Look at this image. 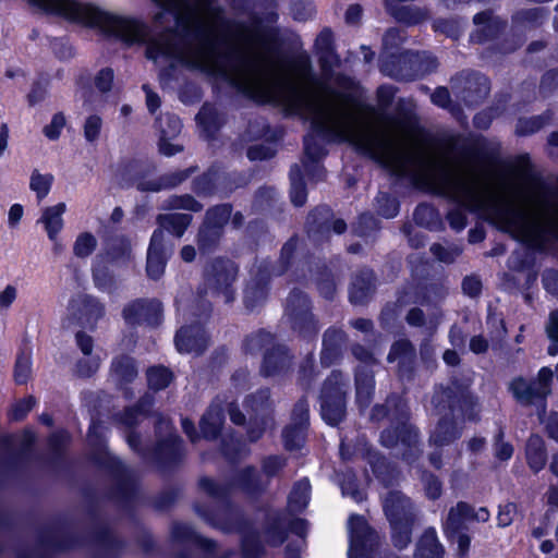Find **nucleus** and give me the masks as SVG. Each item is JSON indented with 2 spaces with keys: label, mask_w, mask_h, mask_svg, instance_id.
<instances>
[{
  "label": "nucleus",
  "mask_w": 558,
  "mask_h": 558,
  "mask_svg": "<svg viewBox=\"0 0 558 558\" xmlns=\"http://www.w3.org/2000/svg\"><path fill=\"white\" fill-rule=\"evenodd\" d=\"M298 71L300 83L287 82L282 86L287 108L308 120L316 135L328 142H348L395 174L403 175L411 167L422 168L437 193L459 205L446 216L453 230L465 228L464 210H483L527 240H539L545 233L558 240L557 217L546 215L544 221L531 220L523 207L494 194L474 169L458 168L450 158L426 160L420 153L399 145L388 131L359 124L348 96L320 81L308 59L299 62Z\"/></svg>",
  "instance_id": "f257e3e1"
},
{
  "label": "nucleus",
  "mask_w": 558,
  "mask_h": 558,
  "mask_svg": "<svg viewBox=\"0 0 558 558\" xmlns=\"http://www.w3.org/2000/svg\"><path fill=\"white\" fill-rule=\"evenodd\" d=\"M432 407L440 417L428 435V445L440 449L460 439L463 426L459 425L456 414L464 420L480 421V404L469 385L454 378L447 385L435 386L430 399Z\"/></svg>",
  "instance_id": "f03ea898"
},
{
  "label": "nucleus",
  "mask_w": 558,
  "mask_h": 558,
  "mask_svg": "<svg viewBox=\"0 0 558 558\" xmlns=\"http://www.w3.org/2000/svg\"><path fill=\"white\" fill-rule=\"evenodd\" d=\"M41 11L62 16L69 21L99 26L104 32L121 39L126 45L143 44L148 36L145 24L101 11L99 8L77 0H27Z\"/></svg>",
  "instance_id": "7ed1b4c3"
},
{
  "label": "nucleus",
  "mask_w": 558,
  "mask_h": 558,
  "mask_svg": "<svg viewBox=\"0 0 558 558\" xmlns=\"http://www.w3.org/2000/svg\"><path fill=\"white\" fill-rule=\"evenodd\" d=\"M195 513L208 525L223 533L242 535V554L244 558H260L264 556V545L258 533L251 526L243 511L234 504L227 501L213 511L196 501L193 505Z\"/></svg>",
  "instance_id": "20e7f679"
},
{
  "label": "nucleus",
  "mask_w": 558,
  "mask_h": 558,
  "mask_svg": "<svg viewBox=\"0 0 558 558\" xmlns=\"http://www.w3.org/2000/svg\"><path fill=\"white\" fill-rule=\"evenodd\" d=\"M87 442L95 462L106 469L112 477L111 497L121 504L131 501L136 490V475L107 450L99 422L92 423Z\"/></svg>",
  "instance_id": "39448f33"
},
{
  "label": "nucleus",
  "mask_w": 558,
  "mask_h": 558,
  "mask_svg": "<svg viewBox=\"0 0 558 558\" xmlns=\"http://www.w3.org/2000/svg\"><path fill=\"white\" fill-rule=\"evenodd\" d=\"M240 266L228 256L210 257L202 270V286L198 293L232 304L236 299V283Z\"/></svg>",
  "instance_id": "423d86ee"
},
{
  "label": "nucleus",
  "mask_w": 558,
  "mask_h": 558,
  "mask_svg": "<svg viewBox=\"0 0 558 558\" xmlns=\"http://www.w3.org/2000/svg\"><path fill=\"white\" fill-rule=\"evenodd\" d=\"M283 318L299 339L313 341L319 333L320 324L314 313L313 301L306 292L298 288L292 289L286 298Z\"/></svg>",
  "instance_id": "0eeeda50"
},
{
  "label": "nucleus",
  "mask_w": 558,
  "mask_h": 558,
  "mask_svg": "<svg viewBox=\"0 0 558 558\" xmlns=\"http://www.w3.org/2000/svg\"><path fill=\"white\" fill-rule=\"evenodd\" d=\"M436 57L425 51H404L386 58L380 66L381 72L397 81H414L438 69Z\"/></svg>",
  "instance_id": "6e6552de"
},
{
  "label": "nucleus",
  "mask_w": 558,
  "mask_h": 558,
  "mask_svg": "<svg viewBox=\"0 0 558 558\" xmlns=\"http://www.w3.org/2000/svg\"><path fill=\"white\" fill-rule=\"evenodd\" d=\"M231 213L232 204L230 203L214 205L206 209L195 235L197 250L201 254H210L219 250Z\"/></svg>",
  "instance_id": "1a4fd4ad"
},
{
  "label": "nucleus",
  "mask_w": 558,
  "mask_h": 558,
  "mask_svg": "<svg viewBox=\"0 0 558 558\" xmlns=\"http://www.w3.org/2000/svg\"><path fill=\"white\" fill-rule=\"evenodd\" d=\"M247 183L248 179L245 174L238 171H227L219 165H213L193 180L192 186L197 195L228 197Z\"/></svg>",
  "instance_id": "9d476101"
},
{
  "label": "nucleus",
  "mask_w": 558,
  "mask_h": 558,
  "mask_svg": "<svg viewBox=\"0 0 558 558\" xmlns=\"http://www.w3.org/2000/svg\"><path fill=\"white\" fill-rule=\"evenodd\" d=\"M319 401L322 417L327 424L337 426L345 418L347 380L341 371H332L324 380Z\"/></svg>",
  "instance_id": "9b49d317"
},
{
  "label": "nucleus",
  "mask_w": 558,
  "mask_h": 558,
  "mask_svg": "<svg viewBox=\"0 0 558 558\" xmlns=\"http://www.w3.org/2000/svg\"><path fill=\"white\" fill-rule=\"evenodd\" d=\"M157 444L150 452L161 468H169L184 457L181 438L174 433L171 422L162 415H157L155 425Z\"/></svg>",
  "instance_id": "f8f14e48"
},
{
  "label": "nucleus",
  "mask_w": 558,
  "mask_h": 558,
  "mask_svg": "<svg viewBox=\"0 0 558 558\" xmlns=\"http://www.w3.org/2000/svg\"><path fill=\"white\" fill-rule=\"evenodd\" d=\"M453 95L466 107L481 105L490 92L489 81L483 74L462 70L450 78Z\"/></svg>",
  "instance_id": "ddd939ff"
},
{
  "label": "nucleus",
  "mask_w": 558,
  "mask_h": 558,
  "mask_svg": "<svg viewBox=\"0 0 558 558\" xmlns=\"http://www.w3.org/2000/svg\"><path fill=\"white\" fill-rule=\"evenodd\" d=\"M553 376L554 373L549 367H543L534 379L522 376L513 378L509 384V391L520 404L525 407L543 402L551 392Z\"/></svg>",
  "instance_id": "4468645a"
},
{
  "label": "nucleus",
  "mask_w": 558,
  "mask_h": 558,
  "mask_svg": "<svg viewBox=\"0 0 558 558\" xmlns=\"http://www.w3.org/2000/svg\"><path fill=\"white\" fill-rule=\"evenodd\" d=\"M147 169L148 167H145L138 161H132L126 166L128 173L134 178L136 189L141 192L154 193L175 189L186 181L196 170L195 167H190L184 170L163 173L154 179H146Z\"/></svg>",
  "instance_id": "2eb2a0df"
},
{
  "label": "nucleus",
  "mask_w": 558,
  "mask_h": 558,
  "mask_svg": "<svg viewBox=\"0 0 558 558\" xmlns=\"http://www.w3.org/2000/svg\"><path fill=\"white\" fill-rule=\"evenodd\" d=\"M379 440L384 447L389 449L401 444L403 448L401 459L408 463L417 461L423 452L421 448L420 430L409 422L384 429Z\"/></svg>",
  "instance_id": "dca6fc26"
},
{
  "label": "nucleus",
  "mask_w": 558,
  "mask_h": 558,
  "mask_svg": "<svg viewBox=\"0 0 558 558\" xmlns=\"http://www.w3.org/2000/svg\"><path fill=\"white\" fill-rule=\"evenodd\" d=\"M350 530V558H372L380 543L378 533L372 529L366 520L360 515H351Z\"/></svg>",
  "instance_id": "f3484780"
},
{
  "label": "nucleus",
  "mask_w": 558,
  "mask_h": 558,
  "mask_svg": "<svg viewBox=\"0 0 558 558\" xmlns=\"http://www.w3.org/2000/svg\"><path fill=\"white\" fill-rule=\"evenodd\" d=\"M271 277L269 260L260 262L252 271L243 291V302L247 310L253 311L266 302Z\"/></svg>",
  "instance_id": "a211bd4d"
},
{
  "label": "nucleus",
  "mask_w": 558,
  "mask_h": 558,
  "mask_svg": "<svg viewBox=\"0 0 558 558\" xmlns=\"http://www.w3.org/2000/svg\"><path fill=\"white\" fill-rule=\"evenodd\" d=\"M122 317L130 326L157 327L162 320V304L157 299H136L124 305Z\"/></svg>",
  "instance_id": "6ab92c4d"
},
{
  "label": "nucleus",
  "mask_w": 558,
  "mask_h": 558,
  "mask_svg": "<svg viewBox=\"0 0 558 558\" xmlns=\"http://www.w3.org/2000/svg\"><path fill=\"white\" fill-rule=\"evenodd\" d=\"M383 510L388 523L418 522L415 504L400 490H390L383 498Z\"/></svg>",
  "instance_id": "aec40b11"
},
{
  "label": "nucleus",
  "mask_w": 558,
  "mask_h": 558,
  "mask_svg": "<svg viewBox=\"0 0 558 558\" xmlns=\"http://www.w3.org/2000/svg\"><path fill=\"white\" fill-rule=\"evenodd\" d=\"M294 364V354L284 343L272 344L264 352L260 374L264 377H278L289 374Z\"/></svg>",
  "instance_id": "412c9836"
},
{
  "label": "nucleus",
  "mask_w": 558,
  "mask_h": 558,
  "mask_svg": "<svg viewBox=\"0 0 558 558\" xmlns=\"http://www.w3.org/2000/svg\"><path fill=\"white\" fill-rule=\"evenodd\" d=\"M389 363L397 362V374L401 380H412L415 375L416 350L409 339L395 341L387 355Z\"/></svg>",
  "instance_id": "4be33fe9"
},
{
  "label": "nucleus",
  "mask_w": 558,
  "mask_h": 558,
  "mask_svg": "<svg viewBox=\"0 0 558 558\" xmlns=\"http://www.w3.org/2000/svg\"><path fill=\"white\" fill-rule=\"evenodd\" d=\"M430 293H435L440 299L445 296L446 291L437 283L418 284L405 283L397 292V304L400 307L409 305H428L432 303Z\"/></svg>",
  "instance_id": "5701e85b"
},
{
  "label": "nucleus",
  "mask_w": 558,
  "mask_h": 558,
  "mask_svg": "<svg viewBox=\"0 0 558 558\" xmlns=\"http://www.w3.org/2000/svg\"><path fill=\"white\" fill-rule=\"evenodd\" d=\"M376 275L373 269L364 267L351 277L349 301L353 305L367 304L376 292Z\"/></svg>",
  "instance_id": "b1692460"
},
{
  "label": "nucleus",
  "mask_w": 558,
  "mask_h": 558,
  "mask_svg": "<svg viewBox=\"0 0 558 558\" xmlns=\"http://www.w3.org/2000/svg\"><path fill=\"white\" fill-rule=\"evenodd\" d=\"M90 558H119L124 544L108 527L98 526L90 538Z\"/></svg>",
  "instance_id": "393cba45"
},
{
  "label": "nucleus",
  "mask_w": 558,
  "mask_h": 558,
  "mask_svg": "<svg viewBox=\"0 0 558 558\" xmlns=\"http://www.w3.org/2000/svg\"><path fill=\"white\" fill-rule=\"evenodd\" d=\"M348 341V335L341 328L331 326L323 333L320 363L323 366H330L337 363L343 353V348Z\"/></svg>",
  "instance_id": "a878e982"
},
{
  "label": "nucleus",
  "mask_w": 558,
  "mask_h": 558,
  "mask_svg": "<svg viewBox=\"0 0 558 558\" xmlns=\"http://www.w3.org/2000/svg\"><path fill=\"white\" fill-rule=\"evenodd\" d=\"M170 538L173 546L186 547L196 545L207 553H214L217 543L214 539L202 537L190 524L174 521L170 526Z\"/></svg>",
  "instance_id": "bb28decb"
},
{
  "label": "nucleus",
  "mask_w": 558,
  "mask_h": 558,
  "mask_svg": "<svg viewBox=\"0 0 558 558\" xmlns=\"http://www.w3.org/2000/svg\"><path fill=\"white\" fill-rule=\"evenodd\" d=\"M208 341L204 328L198 324L182 327L175 335V347L180 352L201 355L207 349Z\"/></svg>",
  "instance_id": "cd10ccee"
},
{
  "label": "nucleus",
  "mask_w": 558,
  "mask_h": 558,
  "mask_svg": "<svg viewBox=\"0 0 558 558\" xmlns=\"http://www.w3.org/2000/svg\"><path fill=\"white\" fill-rule=\"evenodd\" d=\"M167 251L165 236L159 230H155L150 238L147 251L146 272L153 280H158L165 272L167 264Z\"/></svg>",
  "instance_id": "c85d7f7f"
},
{
  "label": "nucleus",
  "mask_w": 558,
  "mask_h": 558,
  "mask_svg": "<svg viewBox=\"0 0 558 558\" xmlns=\"http://www.w3.org/2000/svg\"><path fill=\"white\" fill-rule=\"evenodd\" d=\"M477 29L471 35V40L483 44L495 38L506 27V22L496 16L492 10H485L474 15Z\"/></svg>",
  "instance_id": "c756f323"
},
{
  "label": "nucleus",
  "mask_w": 558,
  "mask_h": 558,
  "mask_svg": "<svg viewBox=\"0 0 558 558\" xmlns=\"http://www.w3.org/2000/svg\"><path fill=\"white\" fill-rule=\"evenodd\" d=\"M354 385L356 403L361 409L367 408L375 390L374 371L367 366H357L354 371Z\"/></svg>",
  "instance_id": "7c9ffc66"
},
{
  "label": "nucleus",
  "mask_w": 558,
  "mask_h": 558,
  "mask_svg": "<svg viewBox=\"0 0 558 558\" xmlns=\"http://www.w3.org/2000/svg\"><path fill=\"white\" fill-rule=\"evenodd\" d=\"M362 457L372 468L375 476L383 482L385 485H390L395 478V466L387 461V459L380 454L376 449L368 445H364L362 448Z\"/></svg>",
  "instance_id": "2f4dec72"
},
{
  "label": "nucleus",
  "mask_w": 558,
  "mask_h": 558,
  "mask_svg": "<svg viewBox=\"0 0 558 558\" xmlns=\"http://www.w3.org/2000/svg\"><path fill=\"white\" fill-rule=\"evenodd\" d=\"M268 483L254 466H245L236 472L232 485L247 495L257 496L266 490Z\"/></svg>",
  "instance_id": "473e14b6"
},
{
  "label": "nucleus",
  "mask_w": 558,
  "mask_h": 558,
  "mask_svg": "<svg viewBox=\"0 0 558 558\" xmlns=\"http://www.w3.org/2000/svg\"><path fill=\"white\" fill-rule=\"evenodd\" d=\"M105 256L110 263L124 264L132 258L130 240L122 234L108 235L105 239Z\"/></svg>",
  "instance_id": "72a5a7b5"
},
{
  "label": "nucleus",
  "mask_w": 558,
  "mask_h": 558,
  "mask_svg": "<svg viewBox=\"0 0 558 558\" xmlns=\"http://www.w3.org/2000/svg\"><path fill=\"white\" fill-rule=\"evenodd\" d=\"M138 375L135 360L126 354L116 356L110 366V376L120 387L132 383Z\"/></svg>",
  "instance_id": "f704fd0d"
},
{
  "label": "nucleus",
  "mask_w": 558,
  "mask_h": 558,
  "mask_svg": "<svg viewBox=\"0 0 558 558\" xmlns=\"http://www.w3.org/2000/svg\"><path fill=\"white\" fill-rule=\"evenodd\" d=\"M193 220L190 214H159L156 217L158 228L156 230L161 231L165 235V231L171 233L178 239H181L187 228L191 226Z\"/></svg>",
  "instance_id": "c9c22d12"
},
{
  "label": "nucleus",
  "mask_w": 558,
  "mask_h": 558,
  "mask_svg": "<svg viewBox=\"0 0 558 558\" xmlns=\"http://www.w3.org/2000/svg\"><path fill=\"white\" fill-rule=\"evenodd\" d=\"M525 459L529 468L538 473L547 463L548 454L544 439L537 435L532 434L525 445Z\"/></svg>",
  "instance_id": "e433bc0d"
},
{
  "label": "nucleus",
  "mask_w": 558,
  "mask_h": 558,
  "mask_svg": "<svg viewBox=\"0 0 558 558\" xmlns=\"http://www.w3.org/2000/svg\"><path fill=\"white\" fill-rule=\"evenodd\" d=\"M445 548L434 527H427L415 544L414 558H444Z\"/></svg>",
  "instance_id": "4c0bfd02"
},
{
  "label": "nucleus",
  "mask_w": 558,
  "mask_h": 558,
  "mask_svg": "<svg viewBox=\"0 0 558 558\" xmlns=\"http://www.w3.org/2000/svg\"><path fill=\"white\" fill-rule=\"evenodd\" d=\"M549 17L548 9L534 7L520 9L512 14V24L517 27L536 29L539 28Z\"/></svg>",
  "instance_id": "58836bf2"
},
{
  "label": "nucleus",
  "mask_w": 558,
  "mask_h": 558,
  "mask_svg": "<svg viewBox=\"0 0 558 558\" xmlns=\"http://www.w3.org/2000/svg\"><path fill=\"white\" fill-rule=\"evenodd\" d=\"M225 423L223 409L219 403H213L202 416L199 422L201 432L204 438L214 440L222 429Z\"/></svg>",
  "instance_id": "ea45409f"
},
{
  "label": "nucleus",
  "mask_w": 558,
  "mask_h": 558,
  "mask_svg": "<svg viewBox=\"0 0 558 558\" xmlns=\"http://www.w3.org/2000/svg\"><path fill=\"white\" fill-rule=\"evenodd\" d=\"M395 408L399 417H410V409L407 402L398 395H389L384 403L375 404L371 412V420L379 422L390 417V410Z\"/></svg>",
  "instance_id": "a19ab883"
},
{
  "label": "nucleus",
  "mask_w": 558,
  "mask_h": 558,
  "mask_svg": "<svg viewBox=\"0 0 558 558\" xmlns=\"http://www.w3.org/2000/svg\"><path fill=\"white\" fill-rule=\"evenodd\" d=\"M198 124L207 137L214 136L225 124V114L214 105L204 104L196 116Z\"/></svg>",
  "instance_id": "79ce46f5"
},
{
  "label": "nucleus",
  "mask_w": 558,
  "mask_h": 558,
  "mask_svg": "<svg viewBox=\"0 0 558 558\" xmlns=\"http://www.w3.org/2000/svg\"><path fill=\"white\" fill-rule=\"evenodd\" d=\"M332 213L327 206H320L311 211L306 219V230L310 235H327L331 230Z\"/></svg>",
  "instance_id": "37998d69"
},
{
  "label": "nucleus",
  "mask_w": 558,
  "mask_h": 558,
  "mask_svg": "<svg viewBox=\"0 0 558 558\" xmlns=\"http://www.w3.org/2000/svg\"><path fill=\"white\" fill-rule=\"evenodd\" d=\"M470 513H472V506L464 501H459L452 507L445 522V532L448 537H453L465 529V522L470 520Z\"/></svg>",
  "instance_id": "c03bdc74"
},
{
  "label": "nucleus",
  "mask_w": 558,
  "mask_h": 558,
  "mask_svg": "<svg viewBox=\"0 0 558 558\" xmlns=\"http://www.w3.org/2000/svg\"><path fill=\"white\" fill-rule=\"evenodd\" d=\"M276 335L260 328L248 333L242 342V349L245 354L257 355L262 351H266L275 343Z\"/></svg>",
  "instance_id": "a18cd8bd"
},
{
  "label": "nucleus",
  "mask_w": 558,
  "mask_h": 558,
  "mask_svg": "<svg viewBox=\"0 0 558 558\" xmlns=\"http://www.w3.org/2000/svg\"><path fill=\"white\" fill-rule=\"evenodd\" d=\"M314 281L322 298L327 301L335 299L339 277L328 266L322 265L317 268Z\"/></svg>",
  "instance_id": "49530a36"
},
{
  "label": "nucleus",
  "mask_w": 558,
  "mask_h": 558,
  "mask_svg": "<svg viewBox=\"0 0 558 558\" xmlns=\"http://www.w3.org/2000/svg\"><path fill=\"white\" fill-rule=\"evenodd\" d=\"M154 405V397L150 395L143 396L135 405L126 408L123 413L119 414V422L125 427L132 428L140 422V416L147 415Z\"/></svg>",
  "instance_id": "de8ad7c7"
},
{
  "label": "nucleus",
  "mask_w": 558,
  "mask_h": 558,
  "mask_svg": "<svg viewBox=\"0 0 558 558\" xmlns=\"http://www.w3.org/2000/svg\"><path fill=\"white\" fill-rule=\"evenodd\" d=\"M299 245V236L292 235L281 247L280 255L275 265L271 264V274L283 276L291 270L294 263V255Z\"/></svg>",
  "instance_id": "09e8293b"
},
{
  "label": "nucleus",
  "mask_w": 558,
  "mask_h": 558,
  "mask_svg": "<svg viewBox=\"0 0 558 558\" xmlns=\"http://www.w3.org/2000/svg\"><path fill=\"white\" fill-rule=\"evenodd\" d=\"M65 211V204L59 203L56 206L44 209L40 222L45 225V229L50 240H54L59 231L63 227L62 215Z\"/></svg>",
  "instance_id": "8fccbe9b"
},
{
  "label": "nucleus",
  "mask_w": 558,
  "mask_h": 558,
  "mask_svg": "<svg viewBox=\"0 0 558 558\" xmlns=\"http://www.w3.org/2000/svg\"><path fill=\"white\" fill-rule=\"evenodd\" d=\"M314 46L317 54L319 56V60L324 65L331 63L332 59L337 58L335 52V38L331 28H323L317 35Z\"/></svg>",
  "instance_id": "3c124183"
},
{
  "label": "nucleus",
  "mask_w": 558,
  "mask_h": 558,
  "mask_svg": "<svg viewBox=\"0 0 558 558\" xmlns=\"http://www.w3.org/2000/svg\"><path fill=\"white\" fill-rule=\"evenodd\" d=\"M417 522L389 523L390 541L398 550L405 549L412 543V534Z\"/></svg>",
  "instance_id": "603ef678"
},
{
  "label": "nucleus",
  "mask_w": 558,
  "mask_h": 558,
  "mask_svg": "<svg viewBox=\"0 0 558 558\" xmlns=\"http://www.w3.org/2000/svg\"><path fill=\"white\" fill-rule=\"evenodd\" d=\"M244 405L252 411L251 415L266 417L270 408V390L268 388L257 390L245 398Z\"/></svg>",
  "instance_id": "864d4df0"
},
{
  "label": "nucleus",
  "mask_w": 558,
  "mask_h": 558,
  "mask_svg": "<svg viewBox=\"0 0 558 558\" xmlns=\"http://www.w3.org/2000/svg\"><path fill=\"white\" fill-rule=\"evenodd\" d=\"M232 484L218 483L207 476H203L198 480V488L205 495L210 497L213 500L218 502H227L230 494Z\"/></svg>",
  "instance_id": "5fc2aeb1"
},
{
  "label": "nucleus",
  "mask_w": 558,
  "mask_h": 558,
  "mask_svg": "<svg viewBox=\"0 0 558 558\" xmlns=\"http://www.w3.org/2000/svg\"><path fill=\"white\" fill-rule=\"evenodd\" d=\"M404 319L411 327H425L429 336H433L436 332L439 325V318L436 315H433L427 319L424 311L417 306L410 308Z\"/></svg>",
  "instance_id": "6e6d98bb"
},
{
  "label": "nucleus",
  "mask_w": 558,
  "mask_h": 558,
  "mask_svg": "<svg viewBox=\"0 0 558 558\" xmlns=\"http://www.w3.org/2000/svg\"><path fill=\"white\" fill-rule=\"evenodd\" d=\"M203 204L195 199L191 194L170 195L163 201L161 209L163 210H189L199 213L203 210Z\"/></svg>",
  "instance_id": "4d7b16f0"
},
{
  "label": "nucleus",
  "mask_w": 558,
  "mask_h": 558,
  "mask_svg": "<svg viewBox=\"0 0 558 558\" xmlns=\"http://www.w3.org/2000/svg\"><path fill=\"white\" fill-rule=\"evenodd\" d=\"M291 180V202L293 205L301 207L305 204L307 198L306 186L302 178L301 168L299 165H293L290 170Z\"/></svg>",
  "instance_id": "13d9d810"
},
{
  "label": "nucleus",
  "mask_w": 558,
  "mask_h": 558,
  "mask_svg": "<svg viewBox=\"0 0 558 558\" xmlns=\"http://www.w3.org/2000/svg\"><path fill=\"white\" fill-rule=\"evenodd\" d=\"M310 488L307 480H302L294 484L288 499V506L292 512H301L307 506Z\"/></svg>",
  "instance_id": "bf43d9fd"
},
{
  "label": "nucleus",
  "mask_w": 558,
  "mask_h": 558,
  "mask_svg": "<svg viewBox=\"0 0 558 558\" xmlns=\"http://www.w3.org/2000/svg\"><path fill=\"white\" fill-rule=\"evenodd\" d=\"M315 357L312 352L307 353L299 364L296 381L304 389L308 390L316 378Z\"/></svg>",
  "instance_id": "052dcab7"
},
{
  "label": "nucleus",
  "mask_w": 558,
  "mask_h": 558,
  "mask_svg": "<svg viewBox=\"0 0 558 558\" xmlns=\"http://www.w3.org/2000/svg\"><path fill=\"white\" fill-rule=\"evenodd\" d=\"M148 387L155 391L166 389L169 384L172 381L173 374L172 372L162 366H151L146 372Z\"/></svg>",
  "instance_id": "680f3d73"
},
{
  "label": "nucleus",
  "mask_w": 558,
  "mask_h": 558,
  "mask_svg": "<svg viewBox=\"0 0 558 558\" xmlns=\"http://www.w3.org/2000/svg\"><path fill=\"white\" fill-rule=\"evenodd\" d=\"M551 118H553V113L550 111H546L539 116L519 119L517 126H515V132L519 135L533 134V133L539 131L546 124H548L550 122Z\"/></svg>",
  "instance_id": "e2e57ef3"
},
{
  "label": "nucleus",
  "mask_w": 558,
  "mask_h": 558,
  "mask_svg": "<svg viewBox=\"0 0 558 558\" xmlns=\"http://www.w3.org/2000/svg\"><path fill=\"white\" fill-rule=\"evenodd\" d=\"M307 427L290 424L282 432L284 448L289 451L300 449L305 442Z\"/></svg>",
  "instance_id": "0e129e2a"
},
{
  "label": "nucleus",
  "mask_w": 558,
  "mask_h": 558,
  "mask_svg": "<svg viewBox=\"0 0 558 558\" xmlns=\"http://www.w3.org/2000/svg\"><path fill=\"white\" fill-rule=\"evenodd\" d=\"M82 311L92 328L105 315V305L96 298L85 294L81 298Z\"/></svg>",
  "instance_id": "69168bd1"
},
{
  "label": "nucleus",
  "mask_w": 558,
  "mask_h": 558,
  "mask_svg": "<svg viewBox=\"0 0 558 558\" xmlns=\"http://www.w3.org/2000/svg\"><path fill=\"white\" fill-rule=\"evenodd\" d=\"M97 247V239L90 232L78 234L74 244L73 253L78 258L90 256Z\"/></svg>",
  "instance_id": "338daca9"
},
{
  "label": "nucleus",
  "mask_w": 558,
  "mask_h": 558,
  "mask_svg": "<svg viewBox=\"0 0 558 558\" xmlns=\"http://www.w3.org/2000/svg\"><path fill=\"white\" fill-rule=\"evenodd\" d=\"M378 229V220L368 213L360 215L357 221L352 226L354 234L362 238L371 236Z\"/></svg>",
  "instance_id": "774afa93"
}]
</instances>
